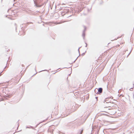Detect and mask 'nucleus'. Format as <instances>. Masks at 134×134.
<instances>
[{
	"label": "nucleus",
	"instance_id": "obj_41",
	"mask_svg": "<svg viewBox=\"0 0 134 134\" xmlns=\"http://www.w3.org/2000/svg\"><path fill=\"white\" fill-rule=\"evenodd\" d=\"M51 134H52V133L53 134V132H51Z\"/></svg>",
	"mask_w": 134,
	"mask_h": 134
},
{
	"label": "nucleus",
	"instance_id": "obj_28",
	"mask_svg": "<svg viewBox=\"0 0 134 134\" xmlns=\"http://www.w3.org/2000/svg\"><path fill=\"white\" fill-rule=\"evenodd\" d=\"M99 132V130H98L97 132V134H98Z\"/></svg>",
	"mask_w": 134,
	"mask_h": 134
},
{
	"label": "nucleus",
	"instance_id": "obj_34",
	"mask_svg": "<svg viewBox=\"0 0 134 134\" xmlns=\"http://www.w3.org/2000/svg\"><path fill=\"white\" fill-rule=\"evenodd\" d=\"M23 35H24L25 34V32H24V31H23Z\"/></svg>",
	"mask_w": 134,
	"mask_h": 134
},
{
	"label": "nucleus",
	"instance_id": "obj_23",
	"mask_svg": "<svg viewBox=\"0 0 134 134\" xmlns=\"http://www.w3.org/2000/svg\"><path fill=\"white\" fill-rule=\"evenodd\" d=\"M15 26H16V24L15 23ZM16 29H17V27H16H16H15V30H16Z\"/></svg>",
	"mask_w": 134,
	"mask_h": 134
},
{
	"label": "nucleus",
	"instance_id": "obj_35",
	"mask_svg": "<svg viewBox=\"0 0 134 134\" xmlns=\"http://www.w3.org/2000/svg\"><path fill=\"white\" fill-rule=\"evenodd\" d=\"M121 96H122V94H120L119 95V97H120Z\"/></svg>",
	"mask_w": 134,
	"mask_h": 134
},
{
	"label": "nucleus",
	"instance_id": "obj_55",
	"mask_svg": "<svg viewBox=\"0 0 134 134\" xmlns=\"http://www.w3.org/2000/svg\"><path fill=\"white\" fill-rule=\"evenodd\" d=\"M65 13L64 14V15H65V14L66 13V12H65Z\"/></svg>",
	"mask_w": 134,
	"mask_h": 134
},
{
	"label": "nucleus",
	"instance_id": "obj_56",
	"mask_svg": "<svg viewBox=\"0 0 134 134\" xmlns=\"http://www.w3.org/2000/svg\"><path fill=\"white\" fill-rule=\"evenodd\" d=\"M65 13L64 14V15H65V14L66 13V12H65Z\"/></svg>",
	"mask_w": 134,
	"mask_h": 134
},
{
	"label": "nucleus",
	"instance_id": "obj_52",
	"mask_svg": "<svg viewBox=\"0 0 134 134\" xmlns=\"http://www.w3.org/2000/svg\"><path fill=\"white\" fill-rule=\"evenodd\" d=\"M30 65H29L27 67V68Z\"/></svg>",
	"mask_w": 134,
	"mask_h": 134
},
{
	"label": "nucleus",
	"instance_id": "obj_62",
	"mask_svg": "<svg viewBox=\"0 0 134 134\" xmlns=\"http://www.w3.org/2000/svg\"><path fill=\"white\" fill-rule=\"evenodd\" d=\"M133 98H134V97Z\"/></svg>",
	"mask_w": 134,
	"mask_h": 134
},
{
	"label": "nucleus",
	"instance_id": "obj_46",
	"mask_svg": "<svg viewBox=\"0 0 134 134\" xmlns=\"http://www.w3.org/2000/svg\"><path fill=\"white\" fill-rule=\"evenodd\" d=\"M113 100H115V101L116 102V100L115 99H113Z\"/></svg>",
	"mask_w": 134,
	"mask_h": 134
},
{
	"label": "nucleus",
	"instance_id": "obj_24",
	"mask_svg": "<svg viewBox=\"0 0 134 134\" xmlns=\"http://www.w3.org/2000/svg\"><path fill=\"white\" fill-rule=\"evenodd\" d=\"M86 98V99H88V98H89V97H85Z\"/></svg>",
	"mask_w": 134,
	"mask_h": 134
},
{
	"label": "nucleus",
	"instance_id": "obj_8",
	"mask_svg": "<svg viewBox=\"0 0 134 134\" xmlns=\"http://www.w3.org/2000/svg\"><path fill=\"white\" fill-rule=\"evenodd\" d=\"M73 125L72 124V123L70 122L68 123V124L67 125V126H70V127H71V125Z\"/></svg>",
	"mask_w": 134,
	"mask_h": 134
},
{
	"label": "nucleus",
	"instance_id": "obj_22",
	"mask_svg": "<svg viewBox=\"0 0 134 134\" xmlns=\"http://www.w3.org/2000/svg\"><path fill=\"white\" fill-rule=\"evenodd\" d=\"M103 3V1H102L101 2H100V4H102Z\"/></svg>",
	"mask_w": 134,
	"mask_h": 134
},
{
	"label": "nucleus",
	"instance_id": "obj_51",
	"mask_svg": "<svg viewBox=\"0 0 134 134\" xmlns=\"http://www.w3.org/2000/svg\"><path fill=\"white\" fill-rule=\"evenodd\" d=\"M2 72H1L0 73V76H1V73H2Z\"/></svg>",
	"mask_w": 134,
	"mask_h": 134
},
{
	"label": "nucleus",
	"instance_id": "obj_20",
	"mask_svg": "<svg viewBox=\"0 0 134 134\" xmlns=\"http://www.w3.org/2000/svg\"><path fill=\"white\" fill-rule=\"evenodd\" d=\"M47 71V70H46L45 69V70H43L41 71H39V72H41V71Z\"/></svg>",
	"mask_w": 134,
	"mask_h": 134
},
{
	"label": "nucleus",
	"instance_id": "obj_59",
	"mask_svg": "<svg viewBox=\"0 0 134 134\" xmlns=\"http://www.w3.org/2000/svg\"><path fill=\"white\" fill-rule=\"evenodd\" d=\"M2 1V0H1V2Z\"/></svg>",
	"mask_w": 134,
	"mask_h": 134
},
{
	"label": "nucleus",
	"instance_id": "obj_9",
	"mask_svg": "<svg viewBox=\"0 0 134 134\" xmlns=\"http://www.w3.org/2000/svg\"><path fill=\"white\" fill-rule=\"evenodd\" d=\"M72 125H71V127H70V128L74 129L75 128V126H74V123H72Z\"/></svg>",
	"mask_w": 134,
	"mask_h": 134
},
{
	"label": "nucleus",
	"instance_id": "obj_31",
	"mask_svg": "<svg viewBox=\"0 0 134 134\" xmlns=\"http://www.w3.org/2000/svg\"><path fill=\"white\" fill-rule=\"evenodd\" d=\"M98 98V97H95V98H96V99H97H97Z\"/></svg>",
	"mask_w": 134,
	"mask_h": 134
},
{
	"label": "nucleus",
	"instance_id": "obj_30",
	"mask_svg": "<svg viewBox=\"0 0 134 134\" xmlns=\"http://www.w3.org/2000/svg\"><path fill=\"white\" fill-rule=\"evenodd\" d=\"M40 123H39L38 124H37V125H36V126L35 127H36Z\"/></svg>",
	"mask_w": 134,
	"mask_h": 134
},
{
	"label": "nucleus",
	"instance_id": "obj_3",
	"mask_svg": "<svg viewBox=\"0 0 134 134\" xmlns=\"http://www.w3.org/2000/svg\"><path fill=\"white\" fill-rule=\"evenodd\" d=\"M83 27H84V29L82 33V36L83 37V39H84L85 36V31L86 30L87 27L85 26H83Z\"/></svg>",
	"mask_w": 134,
	"mask_h": 134
},
{
	"label": "nucleus",
	"instance_id": "obj_54",
	"mask_svg": "<svg viewBox=\"0 0 134 134\" xmlns=\"http://www.w3.org/2000/svg\"><path fill=\"white\" fill-rule=\"evenodd\" d=\"M72 16V15H70V16H69L68 17H70V16Z\"/></svg>",
	"mask_w": 134,
	"mask_h": 134
},
{
	"label": "nucleus",
	"instance_id": "obj_61",
	"mask_svg": "<svg viewBox=\"0 0 134 134\" xmlns=\"http://www.w3.org/2000/svg\"><path fill=\"white\" fill-rule=\"evenodd\" d=\"M108 99H107V100H108Z\"/></svg>",
	"mask_w": 134,
	"mask_h": 134
},
{
	"label": "nucleus",
	"instance_id": "obj_49",
	"mask_svg": "<svg viewBox=\"0 0 134 134\" xmlns=\"http://www.w3.org/2000/svg\"><path fill=\"white\" fill-rule=\"evenodd\" d=\"M133 49V48H132V47L131 49V50H132H132Z\"/></svg>",
	"mask_w": 134,
	"mask_h": 134
},
{
	"label": "nucleus",
	"instance_id": "obj_11",
	"mask_svg": "<svg viewBox=\"0 0 134 134\" xmlns=\"http://www.w3.org/2000/svg\"><path fill=\"white\" fill-rule=\"evenodd\" d=\"M0 91L2 92L3 93H4V89H3V87H1V88H0Z\"/></svg>",
	"mask_w": 134,
	"mask_h": 134
},
{
	"label": "nucleus",
	"instance_id": "obj_53",
	"mask_svg": "<svg viewBox=\"0 0 134 134\" xmlns=\"http://www.w3.org/2000/svg\"><path fill=\"white\" fill-rule=\"evenodd\" d=\"M16 0H14V1L15 2V1H16Z\"/></svg>",
	"mask_w": 134,
	"mask_h": 134
},
{
	"label": "nucleus",
	"instance_id": "obj_16",
	"mask_svg": "<svg viewBox=\"0 0 134 134\" xmlns=\"http://www.w3.org/2000/svg\"><path fill=\"white\" fill-rule=\"evenodd\" d=\"M86 52V51L85 52L83 53L82 54H81V55L82 56H84L85 55V54Z\"/></svg>",
	"mask_w": 134,
	"mask_h": 134
},
{
	"label": "nucleus",
	"instance_id": "obj_14",
	"mask_svg": "<svg viewBox=\"0 0 134 134\" xmlns=\"http://www.w3.org/2000/svg\"><path fill=\"white\" fill-rule=\"evenodd\" d=\"M79 98L80 99V101H82V100H83V97H80Z\"/></svg>",
	"mask_w": 134,
	"mask_h": 134
},
{
	"label": "nucleus",
	"instance_id": "obj_25",
	"mask_svg": "<svg viewBox=\"0 0 134 134\" xmlns=\"http://www.w3.org/2000/svg\"><path fill=\"white\" fill-rule=\"evenodd\" d=\"M78 57L74 61L73 63H74L76 61V59H77V58H78Z\"/></svg>",
	"mask_w": 134,
	"mask_h": 134
},
{
	"label": "nucleus",
	"instance_id": "obj_50",
	"mask_svg": "<svg viewBox=\"0 0 134 134\" xmlns=\"http://www.w3.org/2000/svg\"><path fill=\"white\" fill-rule=\"evenodd\" d=\"M70 67H69V68H70ZM68 68L66 67V68Z\"/></svg>",
	"mask_w": 134,
	"mask_h": 134
},
{
	"label": "nucleus",
	"instance_id": "obj_7",
	"mask_svg": "<svg viewBox=\"0 0 134 134\" xmlns=\"http://www.w3.org/2000/svg\"><path fill=\"white\" fill-rule=\"evenodd\" d=\"M83 129H82L80 130L79 132L78 133V134H82L83 132Z\"/></svg>",
	"mask_w": 134,
	"mask_h": 134
},
{
	"label": "nucleus",
	"instance_id": "obj_4",
	"mask_svg": "<svg viewBox=\"0 0 134 134\" xmlns=\"http://www.w3.org/2000/svg\"><path fill=\"white\" fill-rule=\"evenodd\" d=\"M34 3L35 4V6H36L37 7H42V6L45 5H46V3L45 2L44 3L42 4H37L35 2V1L34 0Z\"/></svg>",
	"mask_w": 134,
	"mask_h": 134
},
{
	"label": "nucleus",
	"instance_id": "obj_17",
	"mask_svg": "<svg viewBox=\"0 0 134 134\" xmlns=\"http://www.w3.org/2000/svg\"><path fill=\"white\" fill-rule=\"evenodd\" d=\"M81 47H79L78 49V52H79V55H80V51H79V49H80V48H81Z\"/></svg>",
	"mask_w": 134,
	"mask_h": 134
},
{
	"label": "nucleus",
	"instance_id": "obj_60",
	"mask_svg": "<svg viewBox=\"0 0 134 134\" xmlns=\"http://www.w3.org/2000/svg\"><path fill=\"white\" fill-rule=\"evenodd\" d=\"M18 121H19V120H18ZM18 121L17 122H18Z\"/></svg>",
	"mask_w": 134,
	"mask_h": 134
},
{
	"label": "nucleus",
	"instance_id": "obj_45",
	"mask_svg": "<svg viewBox=\"0 0 134 134\" xmlns=\"http://www.w3.org/2000/svg\"><path fill=\"white\" fill-rule=\"evenodd\" d=\"M132 51V50H131V51L130 52V53H131V52Z\"/></svg>",
	"mask_w": 134,
	"mask_h": 134
},
{
	"label": "nucleus",
	"instance_id": "obj_40",
	"mask_svg": "<svg viewBox=\"0 0 134 134\" xmlns=\"http://www.w3.org/2000/svg\"><path fill=\"white\" fill-rule=\"evenodd\" d=\"M85 44H86V45H87V44L86 42H85Z\"/></svg>",
	"mask_w": 134,
	"mask_h": 134
},
{
	"label": "nucleus",
	"instance_id": "obj_36",
	"mask_svg": "<svg viewBox=\"0 0 134 134\" xmlns=\"http://www.w3.org/2000/svg\"><path fill=\"white\" fill-rule=\"evenodd\" d=\"M131 89H132V88H130V89H129V90H130V91H131V90H131Z\"/></svg>",
	"mask_w": 134,
	"mask_h": 134
},
{
	"label": "nucleus",
	"instance_id": "obj_5",
	"mask_svg": "<svg viewBox=\"0 0 134 134\" xmlns=\"http://www.w3.org/2000/svg\"><path fill=\"white\" fill-rule=\"evenodd\" d=\"M113 97L111 96H110L108 97H105V99L103 101V102L104 103L105 102H106L107 101H108V100H107V99H113Z\"/></svg>",
	"mask_w": 134,
	"mask_h": 134
},
{
	"label": "nucleus",
	"instance_id": "obj_6",
	"mask_svg": "<svg viewBox=\"0 0 134 134\" xmlns=\"http://www.w3.org/2000/svg\"><path fill=\"white\" fill-rule=\"evenodd\" d=\"M79 107V105H78L75 104V105H73L72 108L75 110H76Z\"/></svg>",
	"mask_w": 134,
	"mask_h": 134
},
{
	"label": "nucleus",
	"instance_id": "obj_12",
	"mask_svg": "<svg viewBox=\"0 0 134 134\" xmlns=\"http://www.w3.org/2000/svg\"><path fill=\"white\" fill-rule=\"evenodd\" d=\"M116 103V102L113 103V102L110 101L108 102H106V103Z\"/></svg>",
	"mask_w": 134,
	"mask_h": 134
},
{
	"label": "nucleus",
	"instance_id": "obj_15",
	"mask_svg": "<svg viewBox=\"0 0 134 134\" xmlns=\"http://www.w3.org/2000/svg\"><path fill=\"white\" fill-rule=\"evenodd\" d=\"M120 46V45L118 44V45L115 46L114 47V48H116L117 47H119Z\"/></svg>",
	"mask_w": 134,
	"mask_h": 134
},
{
	"label": "nucleus",
	"instance_id": "obj_57",
	"mask_svg": "<svg viewBox=\"0 0 134 134\" xmlns=\"http://www.w3.org/2000/svg\"><path fill=\"white\" fill-rule=\"evenodd\" d=\"M6 67V66H5V68Z\"/></svg>",
	"mask_w": 134,
	"mask_h": 134
},
{
	"label": "nucleus",
	"instance_id": "obj_32",
	"mask_svg": "<svg viewBox=\"0 0 134 134\" xmlns=\"http://www.w3.org/2000/svg\"><path fill=\"white\" fill-rule=\"evenodd\" d=\"M9 51H10L9 49H8V50L7 51V52H9Z\"/></svg>",
	"mask_w": 134,
	"mask_h": 134
},
{
	"label": "nucleus",
	"instance_id": "obj_2",
	"mask_svg": "<svg viewBox=\"0 0 134 134\" xmlns=\"http://www.w3.org/2000/svg\"><path fill=\"white\" fill-rule=\"evenodd\" d=\"M11 90V88H8L7 87H5L4 93L7 95H9L10 94V93L9 92Z\"/></svg>",
	"mask_w": 134,
	"mask_h": 134
},
{
	"label": "nucleus",
	"instance_id": "obj_1",
	"mask_svg": "<svg viewBox=\"0 0 134 134\" xmlns=\"http://www.w3.org/2000/svg\"><path fill=\"white\" fill-rule=\"evenodd\" d=\"M103 88L99 87L98 88H96L94 90L96 93L97 94H100L103 92Z\"/></svg>",
	"mask_w": 134,
	"mask_h": 134
},
{
	"label": "nucleus",
	"instance_id": "obj_18",
	"mask_svg": "<svg viewBox=\"0 0 134 134\" xmlns=\"http://www.w3.org/2000/svg\"><path fill=\"white\" fill-rule=\"evenodd\" d=\"M64 12H66V13H67V11H66H66L65 10V11H63L62 12V14H63V13H64Z\"/></svg>",
	"mask_w": 134,
	"mask_h": 134
},
{
	"label": "nucleus",
	"instance_id": "obj_47",
	"mask_svg": "<svg viewBox=\"0 0 134 134\" xmlns=\"http://www.w3.org/2000/svg\"><path fill=\"white\" fill-rule=\"evenodd\" d=\"M87 45H86V46H85V47H87Z\"/></svg>",
	"mask_w": 134,
	"mask_h": 134
},
{
	"label": "nucleus",
	"instance_id": "obj_38",
	"mask_svg": "<svg viewBox=\"0 0 134 134\" xmlns=\"http://www.w3.org/2000/svg\"><path fill=\"white\" fill-rule=\"evenodd\" d=\"M51 130H52L53 131H54V129H52Z\"/></svg>",
	"mask_w": 134,
	"mask_h": 134
},
{
	"label": "nucleus",
	"instance_id": "obj_27",
	"mask_svg": "<svg viewBox=\"0 0 134 134\" xmlns=\"http://www.w3.org/2000/svg\"><path fill=\"white\" fill-rule=\"evenodd\" d=\"M85 100V97H84V98H83V102H84V101Z\"/></svg>",
	"mask_w": 134,
	"mask_h": 134
},
{
	"label": "nucleus",
	"instance_id": "obj_37",
	"mask_svg": "<svg viewBox=\"0 0 134 134\" xmlns=\"http://www.w3.org/2000/svg\"><path fill=\"white\" fill-rule=\"evenodd\" d=\"M3 89H4V92H5V87H3Z\"/></svg>",
	"mask_w": 134,
	"mask_h": 134
},
{
	"label": "nucleus",
	"instance_id": "obj_26",
	"mask_svg": "<svg viewBox=\"0 0 134 134\" xmlns=\"http://www.w3.org/2000/svg\"><path fill=\"white\" fill-rule=\"evenodd\" d=\"M35 71H36V66H35Z\"/></svg>",
	"mask_w": 134,
	"mask_h": 134
},
{
	"label": "nucleus",
	"instance_id": "obj_44",
	"mask_svg": "<svg viewBox=\"0 0 134 134\" xmlns=\"http://www.w3.org/2000/svg\"><path fill=\"white\" fill-rule=\"evenodd\" d=\"M130 54V53H129V54H128V55H129Z\"/></svg>",
	"mask_w": 134,
	"mask_h": 134
},
{
	"label": "nucleus",
	"instance_id": "obj_21",
	"mask_svg": "<svg viewBox=\"0 0 134 134\" xmlns=\"http://www.w3.org/2000/svg\"><path fill=\"white\" fill-rule=\"evenodd\" d=\"M122 35H122L121 36H120V37H118V38H115V40H116L117 38H120V37H121L122 36Z\"/></svg>",
	"mask_w": 134,
	"mask_h": 134
},
{
	"label": "nucleus",
	"instance_id": "obj_13",
	"mask_svg": "<svg viewBox=\"0 0 134 134\" xmlns=\"http://www.w3.org/2000/svg\"><path fill=\"white\" fill-rule=\"evenodd\" d=\"M32 126H30L29 127L28 126H26V128H32Z\"/></svg>",
	"mask_w": 134,
	"mask_h": 134
},
{
	"label": "nucleus",
	"instance_id": "obj_43",
	"mask_svg": "<svg viewBox=\"0 0 134 134\" xmlns=\"http://www.w3.org/2000/svg\"><path fill=\"white\" fill-rule=\"evenodd\" d=\"M54 126L52 125V126H51V127H52L53 128V126Z\"/></svg>",
	"mask_w": 134,
	"mask_h": 134
},
{
	"label": "nucleus",
	"instance_id": "obj_48",
	"mask_svg": "<svg viewBox=\"0 0 134 134\" xmlns=\"http://www.w3.org/2000/svg\"><path fill=\"white\" fill-rule=\"evenodd\" d=\"M36 12H39V11H37Z\"/></svg>",
	"mask_w": 134,
	"mask_h": 134
},
{
	"label": "nucleus",
	"instance_id": "obj_39",
	"mask_svg": "<svg viewBox=\"0 0 134 134\" xmlns=\"http://www.w3.org/2000/svg\"><path fill=\"white\" fill-rule=\"evenodd\" d=\"M21 66H24V65H23V64H22Z\"/></svg>",
	"mask_w": 134,
	"mask_h": 134
},
{
	"label": "nucleus",
	"instance_id": "obj_33",
	"mask_svg": "<svg viewBox=\"0 0 134 134\" xmlns=\"http://www.w3.org/2000/svg\"><path fill=\"white\" fill-rule=\"evenodd\" d=\"M19 124H18V126L17 127V130H18V127H19Z\"/></svg>",
	"mask_w": 134,
	"mask_h": 134
},
{
	"label": "nucleus",
	"instance_id": "obj_10",
	"mask_svg": "<svg viewBox=\"0 0 134 134\" xmlns=\"http://www.w3.org/2000/svg\"><path fill=\"white\" fill-rule=\"evenodd\" d=\"M32 11L30 10H29L28 11H27V13L29 14H31L32 13Z\"/></svg>",
	"mask_w": 134,
	"mask_h": 134
},
{
	"label": "nucleus",
	"instance_id": "obj_19",
	"mask_svg": "<svg viewBox=\"0 0 134 134\" xmlns=\"http://www.w3.org/2000/svg\"><path fill=\"white\" fill-rule=\"evenodd\" d=\"M10 58V57H9V58H8V60L7 61V64H6V65L8 64V62H9V58Z\"/></svg>",
	"mask_w": 134,
	"mask_h": 134
},
{
	"label": "nucleus",
	"instance_id": "obj_42",
	"mask_svg": "<svg viewBox=\"0 0 134 134\" xmlns=\"http://www.w3.org/2000/svg\"><path fill=\"white\" fill-rule=\"evenodd\" d=\"M129 55H127V58L128 57V56H129Z\"/></svg>",
	"mask_w": 134,
	"mask_h": 134
},
{
	"label": "nucleus",
	"instance_id": "obj_29",
	"mask_svg": "<svg viewBox=\"0 0 134 134\" xmlns=\"http://www.w3.org/2000/svg\"><path fill=\"white\" fill-rule=\"evenodd\" d=\"M37 73V72H36V73H35V74H34L33 76H32H32H34Z\"/></svg>",
	"mask_w": 134,
	"mask_h": 134
},
{
	"label": "nucleus",
	"instance_id": "obj_58",
	"mask_svg": "<svg viewBox=\"0 0 134 134\" xmlns=\"http://www.w3.org/2000/svg\"><path fill=\"white\" fill-rule=\"evenodd\" d=\"M58 71H57L56 72H58Z\"/></svg>",
	"mask_w": 134,
	"mask_h": 134
}]
</instances>
